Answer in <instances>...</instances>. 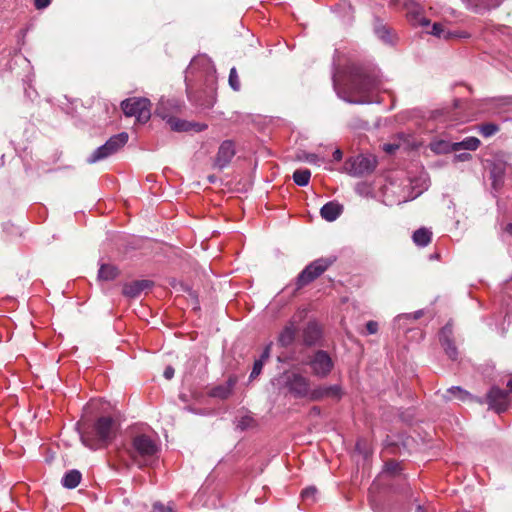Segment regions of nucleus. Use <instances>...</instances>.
<instances>
[{
    "instance_id": "f257e3e1",
    "label": "nucleus",
    "mask_w": 512,
    "mask_h": 512,
    "mask_svg": "<svg viewBox=\"0 0 512 512\" xmlns=\"http://www.w3.org/2000/svg\"><path fill=\"white\" fill-rule=\"evenodd\" d=\"M123 452L138 468L152 466L159 453L157 441L145 433H135L124 445Z\"/></svg>"
},
{
    "instance_id": "f03ea898",
    "label": "nucleus",
    "mask_w": 512,
    "mask_h": 512,
    "mask_svg": "<svg viewBox=\"0 0 512 512\" xmlns=\"http://www.w3.org/2000/svg\"><path fill=\"white\" fill-rule=\"evenodd\" d=\"M379 80L366 69L353 66L350 71L346 101L355 104L370 103V94L379 87Z\"/></svg>"
},
{
    "instance_id": "7ed1b4c3",
    "label": "nucleus",
    "mask_w": 512,
    "mask_h": 512,
    "mask_svg": "<svg viewBox=\"0 0 512 512\" xmlns=\"http://www.w3.org/2000/svg\"><path fill=\"white\" fill-rule=\"evenodd\" d=\"M114 436V420L109 416H103L97 419L91 431L81 434V440L86 447L97 450L106 447Z\"/></svg>"
},
{
    "instance_id": "20e7f679",
    "label": "nucleus",
    "mask_w": 512,
    "mask_h": 512,
    "mask_svg": "<svg viewBox=\"0 0 512 512\" xmlns=\"http://www.w3.org/2000/svg\"><path fill=\"white\" fill-rule=\"evenodd\" d=\"M121 108L127 117L134 116L139 123H146L151 117V102L147 98H128L121 102Z\"/></svg>"
},
{
    "instance_id": "39448f33",
    "label": "nucleus",
    "mask_w": 512,
    "mask_h": 512,
    "mask_svg": "<svg viewBox=\"0 0 512 512\" xmlns=\"http://www.w3.org/2000/svg\"><path fill=\"white\" fill-rule=\"evenodd\" d=\"M128 134L126 132L119 133L110 137L105 144L98 147L87 159L89 164L102 161L109 156L116 153L128 141Z\"/></svg>"
},
{
    "instance_id": "423d86ee",
    "label": "nucleus",
    "mask_w": 512,
    "mask_h": 512,
    "mask_svg": "<svg viewBox=\"0 0 512 512\" xmlns=\"http://www.w3.org/2000/svg\"><path fill=\"white\" fill-rule=\"evenodd\" d=\"M334 262L332 258H319L307 265L301 273L298 275L296 280L297 288L300 289L320 275H322Z\"/></svg>"
},
{
    "instance_id": "0eeeda50",
    "label": "nucleus",
    "mask_w": 512,
    "mask_h": 512,
    "mask_svg": "<svg viewBox=\"0 0 512 512\" xmlns=\"http://www.w3.org/2000/svg\"><path fill=\"white\" fill-rule=\"evenodd\" d=\"M376 167L374 157L357 155L348 158L344 163V170L353 177H361L370 174Z\"/></svg>"
},
{
    "instance_id": "6e6552de",
    "label": "nucleus",
    "mask_w": 512,
    "mask_h": 512,
    "mask_svg": "<svg viewBox=\"0 0 512 512\" xmlns=\"http://www.w3.org/2000/svg\"><path fill=\"white\" fill-rule=\"evenodd\" d=\"M312 374L318 378H326L334 368V362L324 350L316 351L307 361Z\"/></svg>"
},
{
    "instance_id": "1a4fd4ad",
    "label": "nucleus",
    "mask_w": 512,
    "mask_h": 512,
    "mask_svg": "<svg viewBox=\"0 0 512 512\" xmlns=\"http://www.w3.org/2000/svg\"><path fill=\"white\" fill-rule=\"evenodd\" d=\"M286 387L297 398H310L311 389L308 378L298 373H292L287 377Z\"/></svg>"
},
{
    "instance_id": "9d476101",
    "label": "nucleus",
    "mask_w": 512,
    "mask_h": 512,
    "mask_svg": "<svg viewBox=\"0 0 512 512\" xmlns=\"http://www.w3.org/2000/svg\"><path fill=\"white\" fill-rule=\"evenodd\" d=\"M343 396L340 385H318L311 389L310 401H322L324 399H332L339 401Z\"/></svg>"
},
{
    "instance_id": "9b49d317",
    "label": "nucleus",
    "mask_w": 512,
    "mask_h": 512,
    "mask_svg": "<svg viewBox=\"0 0 512 512\" xmlns=\"http://www.w3.org/2000/svg\"><path fill=\"white\" fill-rule=\"evenodd\" d=\"M487 403L490 409L502 413L508 408L509 393L494 386L487 394Z\"/></svg>"
},
{
    "instance_id": "f8f14e48",
    "label": "nucleus",
    "mask_w": 512,
    "mask_h": 512,
    "mask_svg": "<svg viewBox=\"0 0 512 512\" xmlns=\"http://www.w3.org/2000/svg\"><path fill=\"white\" fill-rule=\"evenodd\" d=\"M452 335L453 328L452 325L448 323L441 329L439 334V340L448 357L452 360H456L458 356V351L452 340Z\"/></svg>"
},
{
    "instance_id": "ddd939ff",
    "label": "nucleus",
    "mask_w": 512,
    "mask_h": 512,
    "mask_svg": "<svg viewBox=\"0 0 512 512\" xmlns=\"http://www.w3.org/2000/svg\"><path fill=\"white\" fill-rule=\"evenodd\" d=\"M428 33L444 40L462 39L470 37V35L467 32L449 30L446 25L438 22L432 25L431 30L428 31Z\"/></svg>"
},
{
    "instance_id": "4468645a",
    "label": "nucleus",
    "mask_w": 512,
    "mask_h": 512,
    "mask_svg": "<svg viewBox=\"0 0 512 512\" xmlns=\"http://www.w3.org/2000/svg\"><path fill=\"white\" fill-rule=\"evenodd\" d=\"M235 155L234 144L231 141H224L217 152L214 165L220 169L225 168Z\"/></svg>"
},
{
    "instance_id": "2eb2a0df",
    "label": "nucleus",
    "mask_w": 512,
    "mask_h": 512,
    "mask_svg": "<svg viewBox=\"0 0 512 512\" xmlns=\"http://www.w3.org/2000/svg\"><path fill=\"white\" fill-rule=\"evenodd\" d=\"M343 212V206L336 201H329L320 209V215L328 222L335 221Z\"/></svg>"
},
{
    "instance_id": "dca6fc26",
    "label": "nucleus",
    "mask_w": 512,
    "mask_h": 512,
    "mask_svg": "<svg viewBox=\"0 0 512 512\" xmlns=\"http://www.w3.org/2000/svg\"><path fill=\"white\" fill-rule=\"evenodd\" d=\"M152 282L149 280H137L127 283L123 287V294L129 298L138 297L142 291L151 287Z\"/></svg>"
},
{
    "instance_id": "f3484780",
    "label": "nucleus",
    "mask_w": 512,
    "mask_h": 512,
    "mask_svg": "<svg viewBox=\"0 0 512 512\" xmlns=\"http://www.w3.org/2000/svg\"><path fill=\"white\" fill-rule=\"evenodd\" d=\"M321 337V329L315 322H310L307 324L306 328L303 331V342L307 346H312L316 344V342Z\"/></svg>"
},
{
    "instance_id": "a211bd4d",
    "label": "nucleus",
    "mask_w": 512,
    "mask_h": 512,
    "mask_svg": "<svg viewBox=\"0 0 512 512\" xmlns=\"http://www.w3.org/2000/svg\"><path fill=\"white\" fill-rule=\"evenodd\" d=\"M506 169L507 163L503 161L494 162L491 169V177L493 179L492 185L495 190H498L501 187Z\"/></svg>"
},
{
    "instance_id": "6ab92c4d",
    "label": "nucleus",
    "mask_w": 512,
    "mask_h": 512,
    "mask_svg": "<svg viewBox=\"0 0 512 512\" xmlns=\"http://www.w3.org/2000/svg\"><path fill=\"white\" fill-rule=\"evenodd\" d=\"M297 328L293 323L286 325L278 337V343L283 347L290 346L295 339Z\"/></svg>"
},
{
    "instance_id": "aec40b11",
    "label": "nucleus",
    "mask_w": 512,
    "mask_h": 512,
    "mask_svg": "<svg viewBox=\"0 0 512 512\" xmlns=\"http://www.w3.org/2000/svg\"><path fill=\"white\" fill-rule=\"evenodd\" d=\"M81 479V472L76 469H72L64 474L61 483L67 489H74L80 484Z\"/></svg>"
},
{
    "instance_id": "412c9836",
    "label": "nucleus",
    "mask_w": 512,
    "mask_h": 512,
    "mask_svg": "<svg viewBox=\"0 0 512 512\" xmlns=\"http://www.w3.org/2000/svg\"><path fill=\"white\" fill-rule=\"evenodd\" d=\"M480 145V140L476 137H466L464 140L460 142H454L451 145V149L453 151H460L462 149L474 151L476 150Z\"/></svg>"
},
{
    "instance_id": "4be33fe9",
    "label": "nucleus",
    "mask_w": 512,
    "mask_h": 512,
    "mask_svg": "<svg viewBox=\"0 0 512 512\" xmlns=\"http://www.w3.org/2000/svg\"><path fill=\"white\" fill-rule=\"evenodd\" d=\"M234 384H235V381L232 379H229L226 384L214 387L211 390V396L220 398V399L228 398L232 393Z\"/></svg>"
},
{
    "instance_id": "5701e85b",
    "label": "nucleus",
    "mask_w": 512,
    "mask_h": 512,
    "mask_svg": "<svg viewBox=\"0 0 512 512\" xmlns=\"http://www.w3.org/2000/svg\"><path fill=\"white\" fill-rule=\"evenodd\" d=\"M118 275V268L111 264H102L98 271V278L100 280L111 281L114 280Z\"/></svg>"
},
{
    "instance_id": "b1692460",
    "label": "nucleus",
    "mask_w": 512,
    "mask_h": 512,
    "mask_svg": "<svg viewBox=\"0 0 512 512\" xmlns=\"http://www.w3.org/2000/svg\"><path fill=\"white\" fill-rule=\"evenodd\" d=\"M432 233L426 228H420L413 233V241L417 246L425 247L431 242Z\"/></svg>"
},
{
    "instance_id": "393cba45",
    "label": "nucleus",
    "mask_w": 512,
    "mask_h": 512,
    "mask_svg": "<svg viewBox=\"0 0 512 512\" xmlns=\"http://www.w3.org/2000/svg\"><path fill=\"white\" fill-rule=\"evenodd\" d=\"M447 395H445V398L447 400H452L453 398H456L460 401H467L469 399L472 398L471 394L462 389L461 387L459 386H453L451 388H449L447 391H446Z\"/></svg>"
},
{
    "instance_id": "a878e982",
    "label": "nucleus",
    "mask_w": 512,
    "mask_h": 512,
    "mask_svg": "<svg viewBox=\"0 0 512 512\" xmlns=\"http://www.w3.org/2000/svg\"><path fill=\"white\" fill-rule=\"evenodd\" d=\"M311 172L309 169H297L293 173V181L298 186L304 187L309 184Z\"/></svg>"
},
{
    "instance_id": "bb28decb",
    "label": "nucleus",
    "mask_w": 512,
    "mask_h": 512,
    "mask_svg": "<svg viewBox=\"0 0 512 512\" xmlns=\"http://www.w3.org/2000/svg\"><path fill=\"white\" fill-rule=\"evenodd\" d=\"M170 128L177 132L191 131V125L188 121H184L178 118L170 117L167 121Z\"/></svg>"
},
{
    "instance_id": "cd10ccee",
    "label": "nucleus",
    "mask_w": 512,
    "mask_h": 512,
    "mask_svg": "<svg viewBox=\"0 0 512 512\" xmlns=\"http://www.w3.org/2000/svg\"><path fill=\"white\" fill-rule=\"evenodd\" d=\"M463 1L466 3V6L469 9L473 10L476 13H481L482 11L490 9V7H491L484 0H463Z\"/></svg>"
},
{
    "instance_id": "c85d7f7f",
    "label": "nucleus",
    "mask_w": 512,
    "mask_h": 512,
    "mask_svg": "<svg viewBox=\"0 0 512 512\" xmlns=\"http://www.w3.org/2000/svg\"><path fill=\"white\" fill-rule=\"evenodd\" d=\"M255 420L250 415H243L237 419V428L240 430H246L255 426Z\"/></svg>"
},
{
    "instance_id": "c756f323",
    "label": "nucleus",
    "mask_w": 512,
    "mask_h": 512,
    "mask_svg": "<svg viewBox=\"0 0 512 512\" xmlns=\"http://www.w3.org/2000/svg\"><path fill=\"white\" fill-rule=\"evenodd\" d=\"M499 131V126L494 123H485L479 127V132L485 138L493 136Z\"/></svg>"
},
{
    "instance_id": "7c9ffc66",
    "label": "nucleus",
    "mask_w": 512,
    "mask_h": 512,
    "mask_svg": "<svg viewBox=\"0 0 512 512\" xmlns=\"http://www.w3.org/2000/svg\"><path fill=\"white\" fill-rule=\"evenodd\" d=\"M228 82H229V86L234 91H239L240 90V88H241L240 78H239V75H238L237 70H236L235 67H232L230 69Z\"/></svg>"
},
{
    "instance_id": "2f4dec72",
    "label": "nucleus",
    "mask_w": 512,
    "mask_h": 512,
    "mask_svg": "<svg viewBox=\"0 0 512 512\" xmlns=\"http://www.w3.org/2000/svg\"><path fill=\"white\" fill-rule=\"evenodd\" d=\"M298 158L299 160L308 162L310 164L320 165L322 162V159L314 153H303L302 156H299Z\"/></svg>"
},
{
    "instance_id": "473e14b6",
    "label": "nucleus",
    "mask_w": 512,
    "mask_h": 512,
    "mask_svg": "<svg viewBox=\"0 0 512 512\" xmlns=\"http://www.w3.org/2000/svg\"><path fill=\"white\" fill-rule=\"evenodd\" d=\"M317 490L315 487H308L301 492V497L304 501L314 502Z\"/></svg>"
},
{
    "instance_id": "72a5a7b5",
    "label": "nucleus",
    "mask_w": 512,
    "mask_h": 512,
    "mask_svg": "<svg viewBox=\"0 0 512 512\" xmlns=\"http://www.w3.org/2000/svg\"><path fill=\"white\" fill-rule=\"evenodd\" d=\"M263 365L264 363L262 359H258L254 362L251 374L249 376L250 380L257 378L260 375Z\"/></svg>"
},
{
    "instance_id": "f704fd0d",
    "label": "nucleus",
    "mask_w": 512,
    "mask_h": 512,
    "mask_svg": "<svg viewBox=\"0 0 512 512\" xmlns=\"http://www.w3.org/2000/svg\"><path fill=\"white\" fill-rule=\"evenodd\" d=\"M376 34L378 35L379 38H381L384 42H391V39H390V32L389 30L384 27V26H381V27H377L376 28Z\"/></svg>"
},
{
    "instance_id": "c9c22d12",
    "label": "nucleus",
    "mask_w": 512,
    "mask_h": 512,
    "mask_svg": "<svg viewBox=\"0 0 512 512\" xmlns=\"http://www.w3.org/2000/svg\"><path fill=\"white\" fill-rule=\"evenodd\" d=\"M401 470L400 464L396 461H389L385 465V471L390 474H396Z\"/></svg>"
},
{
    "instance_id": "e433bc0d",
    "label": "nucleus",
    "mask_w": 512,
    "mask_h": 512,
    "mask_svg": "<svg viewBox=\"0 0 512 512\" xmlns=\"http://www.w3.org/2000/svg\"><path fill=\"white\" fill-rule=\"evenodd\" d=\"M152 512H174L171 506H165L164 504L160 502H156L153 505V511Z\"/></svg>"
},
{
    "instance_id": "4c0bfd02",
    "label": "nucleus",
    "mask_w": 512,
    "mask_h": 512,
    "mask_svg": "<svg viewBox=\"0 0 512 512\" xmlns=\"http://www.w3.org/2000/svg\"><path fill=\"white\" fill-rule=\"evenodd\" d=\"M366 329L368 334H375L378 331V323L376 321H368Z\"/></svg>"
},
{
    "instance_id": "58836bf2",
    "label": "nucleus",
    "mask_w": 512,
    "mask_h": 512,
    "mask_svg": "<svg viewBox=\"0 0 512 512\" xmlns=\"http://www.w3.org/2000/svg\"><path fill=\"white\" fill-rule=\"evenodd\" d=\"M51 3V0H34V5L36 9L42 10L47 8Z\"/></svg>"
},
{
    "instance_id": "ea45409f",
    "label": "nucleus",
    "mask_w": 512,
    "mask_h": 512,
    "mask_svg": "<svg viewBox=\"0 0 512 512\" xmlns=\"http://www.w3.org/2000/svg\"><path fill=\"white\" fill-rule=\"evenodd\" d=\"M189 124L191 125V131L195 132H201L207 128V125L203 123L189 122Z\"/></svg>"
},
{
    "instance_id": "a19ab883",
    "label": "nucleus",
    "mask_w": 512,
    "mask_h": 512,
    "mask_svg": "<svg viewBox=\"0 0 512 512\" xmlns=\"http://www.w3.org/2000/svg\"><path fill=\"white\" fill-rule=\"evenodd\" d=\"M271 347H272V342L267 344L266 347L264 348V350L261 354V357L259 358V359L263 360V363L270 357Z\"/></svg>"
},
{
    "instance_id": "79ce46f5",
    "label": "nucleus",
    "mask_w": 512,
    "mask_h": 512,
    "mask_svg": "<svg viewBox=\"0 0 512 512\" xmlns=\"http://www.w3.org/2000/svg\"><path fill=\"white\" fill-rule=\"evenodd\" d=\"M399 148L396 144H384L383 150L389 154L394 153Z\"/></svg>"
},
{
    "instance_id": "37998d69",
    "label": "nucleus",
    "mask_w": 512,
    "mask_h": 512,
    "mask_svg": "<svg viewBox=\"0 0 512 512\" xmlns=\"http://www.w3.org/2000/svg\"><path fill=\"white\" fill-rule=\"evenodd\" d=\"M163 375L168 380L172 379L174 376V369L171 366L166 367Z\"/></svg>"
},
{
    "instance_id": "c03bdc74",
    "label": "nucleus",
    "mask_w": 512,
    "mask_h": 512,
    "mask_svg": "<svg viewBox=\"0 0 512 512\" xmlns=\"http://www.w3.org/2000/svg\"><path fill=\"white\" fill-rule=\"evenodd\" d=\"M342 156H343V153L340 149H336L334 152H333V159L335 161H340L342 159Z\"/></svg>"
},
{
    "instance_id": "a18cd8bd",
    "label": "nucleus",
    "mask_w": 512,
    "mask_h": 512,
    "mask_svg": "<svg viewBox=\"0 0 512 512\" xmlns=\"http://www.w3.org/2000/svg\"><path fill=\"white\" fill-rule=\"evenodd\" d=\"M422 315H423V311L422 310H418V311L414 312L413 314L406 315L405 317H407V318L412 317L413 319L416 320V319H419Z\"/></svg>"
},
{
    "instance_id": "49530a36",
    "label": "nucleus",
    "mask_w": 512,
    "mask_h": 512,
    "mask_svg": "<svg viewBox=\"0 0 512 512\" xmlns=\"http://www.w3.org/2000/svg\"><path fill=\"white\" fill-rule=\"evenodd\" d=\"M164 105H165V103H164V102H162V103H161V105H160V106L157 108V110H156V111L158 112V114H159L162 118H165V117H166L164 114L160 113V111H164V109H163V108H164Z\"/></svg>"
},
{
    "instance_id": "de8ad7c7",
    "label": "nucleus",
    "mask_w": 512,
    "mask_h": 512,
    "mask_svg": "<svg viewBox=\"0 0 512 512\" xmlns=\"http://www.w3.org/2000/svg\"><path fill=\"white\" fill-rule=\"evenodd\" d=\"M429 23H430V21H429L428 19H426V18H421V20H420V22H419V24H420L421 26H428V25H429Z\"/></svg>"
},
{
    "instance_id": "09e8293b",
    "label": "nucleus",
    "mask_w": 512,
    "mask_h": 512,
    "mask_svg": "<svg viewBox=\"0 0 512 512\" xmlns=\"http://www.w3.org/2000/svg\"><path fill=\"white\" fill-rule=\"evenodd\" d=\"M459 158H460L461 160H467V159H470V158H471V154H469V153H464V154L459 155Z\"/></svg>"
},
{
    "instance_id": "8fccbe9b",
    "label": "nucleus",
    "mask_w": 512,
    "mask_h": 512,
    "mask_svg": "<svg viewBox=\"0 0 512 512\" xmlns=\"http://www.w3.org/2000/svg\"><path fill=\"white\" fill-rule=\"evenodd\" d=\"M507 388L509 389L508 393H512V379H509L507 382Z\"/></svg>"
},
{
    "instance_id": "3c124183",
    "label": "nucleus",
    "mask_w": 512,
    "mask_h": 512,
    "mask_svg": "<svg viewBox=\"0 0 512 512\" xmlns=\"http://www.w3.org/2000/svg\"><path fill=\"white\" fill-rule=\"evenodd\" d=\"M415 512H425L424 508L422 506H417Z\"/></svg>"
},
{
    "instance_id": "603ef678",
    "label": "nucleus",
    "mask_w": 512,
    "mask_h": 512,
    "mask_svg": "<svg viewBox=\"0 0 512 512\" xmlns=\"http://www.w3.org/2000/svg\"><path fill=\"white\" fill-rule=\"evenodd\" d=\"M501 3V0H496L492 7H498Z\"/></svg>"
},
{
    "instance_id": "864d4df0",
    "label": "nucleus",
    "mask_w": 512,
    "mask_h": 512,
    "mask_svg": "<svg viewBox=\"0 0 512 512\" xmlns=\"http://www.w3.org/2000/svg\"><path fill=\"white\" fill-rule=\"evenodd\" d=\"M313 410H314V413H317V411H319V409L317 407H314Z\"/></svg>"
},
{
    "instance_id": "5fc2aeb1",
    "label": "nucleus",
    "mask_w": 512,
    "mask_h": 512,
    "mask_svg": "<svg viewBox=\"0 0 512 512\" xmlns=\"http://www.w3.org/2000/svg\"><path fill=\"white\" fill-rule=\"evenodd\" d=\"M313 410H314V413H317V411H319V409L317 407H314Z\"/></svg>"
},
{
    "instance_id": "6e6d98bb",
    "label": "nucleus",
    "mask_w": 512,
    "mask_h": 512,
    "mask_svg": "<svg viewBox=\"0 0 512 512\" xmlns=\"http://www.w3.org/2000/svg\"><path fill=\"white\" fill-rule=\"evenodd\" d=\"M509 230H512V225H510Z\"/></svg>"
},
{
    "instance_id": "4d7b16f0",
    "label": "nucleus",
    "mask_w": 512,
    "mask_h": 512,
    "mask_svg": "<svg viewBox=\"0 0 512 512\" xmlns=\"http://www.w3.org/2000/svg\"><path fill=\"white\" fill-rule=\"evenodd\" d=\"M509 230H512V225H510Z\"/></svg>"
}]
</instances>
